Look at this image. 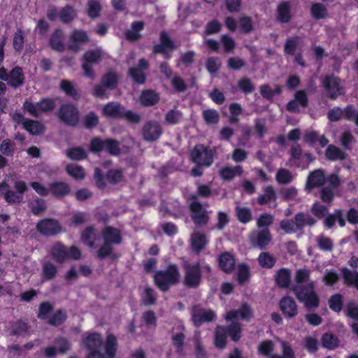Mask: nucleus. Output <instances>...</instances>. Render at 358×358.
Instances as JSON below:
<instances>
[{
    "instance_id": "nucleus-50",
    "label": "nucleus",
    "mask_w": 358,
    "mask_h": 358,
    "mask_svg": "<svg viewBox=\"0 0 358 358\" xmlns=\"http://www.w3.org/2000/svg\"><path fill=\"white\" fill-rule=\"evenodd\" d=\"M336 220H338L341 227H343L345 225V222L342 217L341 210H336L334 215L328 216L324 220L325 225L330 228L334 224Z\"/></svg>"
},
{
    "instance_id": "nucleus-52",
    "label": "nucleus",
    "mask_w": 358,
    "mask_h": 358,
    "mask_svg": "<svg viewBox=\"0 0 358 358\" xmlns=\"http://www.w3.org/2000/svg\"><path fill=\"white\" fill-rule=\"evenodd\" d=\"M67 156L73 160H81L87 157L85 150L82 148H73L66 151Z\"/></svg>"
},
{
    "instance_id": "nucleus-3",
    "label": "nucleus",
    "mask_w": 358,
    "mask_h": 358,
    "mask_svg": "<svg viewBox=\"0 0 358 358\" xmlns=\"http://www.w3.org/2000/svg\"><path fill=\"white\" fill-rule=\"evenodd\" d=\"M180 275L176 265H170L165 271L157 272L155 275V281L157 286L162 291H166L169 287L180 279Z\"/></svg>"
},
{
    "instance_id": "nucleus-42",
    "label": "nucleus",
    "mask_w": 358,
    "mask_h": 358,
    "mask_svg": "<svg viewBox=\"0 0 358 358\" xmlns=\"http://www.w3.org/2000/svg\"><path fill=\"white\" fill-rule=\"evenodd\" d=\"M322 345L329 350H334L339 345L338 338L331 334H324L322 338Z\"/></svg>"
},
{
    "instance_id": "nucleus-38",
    "label": "nucleus",
    "mask_w": 358,
    "mask_h": 358,
    "mask_svg": "<svg viewBox=\"0 0 358 358\" xmlns=\"http://www.w3.org/2000/svg\"><path fill=\"white\" fill-rule=\"evenodd\" d=\"M67 173L76 180H83L85 177L84 169L77 164H69L66 167Z\"/></svg>"
},
{
    "instance_id": "nucleus-62",
    "label": "nucleus",
    "mask_w": 358,
    "mask_h": 358,
    "mask_svg": "<svg viewBox=\"0 0 358 358\" xmlns=\"http://www.w3.org/2000/svg\"><path fill=\"white\" fill-rule=\"evenodd\" d=\"M343 306L342 297L341 295L336 294L331 297L329 300V307L331 310L339 312Z\"/></svg>"
},
{
    "instance_id": "nucleus-5",
    "label": "nucleus",
    "mask_w": 358,
    "mask_h": 358,
    "mask_svg": "<svg viewBox=\"0 0 358 358\" xmlns=\"http://www.w3.org/2000/svg\"><path fill=\"white\" fill-rule=\"evenodd\" d=\"M241 328L238 322H233L227 331L223 327H217L215 331V344L217 348H223L226 345L227 334H229L234 341L241 338Z\"/></svg>"
},
{
    "instance_id": "nucleus-57",
    "label": "nucleus",
    "mask_w": 358,
    "mask_h": 358,
    "mask_svg": "<svg viewBox=\"0 0 358 358\" xmlns=\"http://www.w3.org/2000/svg\"><path fill=\"white\" fill-rule=\"evenodd\" d=\"M75 16L76 13L74 10L70 6L64 8L60 12V19L64 23L71 22Z\"/></svg>"
},
{
    "instance_id": "nucleus-4",
    "label": "nucleus",
    "mask_w": 358,
    "mask_h": 358,
    "mask_svg": "<svg viewBox=\"0 0 358 358\" xmlns=\"http://www.w3.org/2000/svg\"><path fill=\"white\" fill-rule=\"evenodd\" d=\"M103 243L98 250V257L103 258L112 252V246L121 243L122 238L119 230L112 227H106L103 231Z\"/></svg>"
},
{
    "instance_id": "nucleus-14",
    "label": "nucleus",
    "mask_w": 358,
    "mask_h": 358,
    "mask_svg": "<svg viewBox=\"0 0 358 358\" xmlns=\"http://www.w3.org/2000/svg\"><path fill=\"white\" fill-rule=\"evenodd\" d=\"M184 282L189 287L197 286L201 280L200 268L199 264H185Z\"/></svg>"
},
{
    "instance_id": "nucleus-48",
    "label": "nucleus",
    "mask_w": 358,
    "mask_h": 358,
    "mask_svg": "<svg viewBox=\"0 0 358 358\" xmlns=\"http://www.w3.org/2000/svg\"><path fill=\"white\" fill-rule=\"evenodd\" d=\"M278 17L282 22H287L290 20L289 6L287 2L282 3L278 6Z\"/></svg>"
},
{
    "instance_id": "nucleus-20",
    "label": "nucleus",
    "mask_w": 358,
    "mask_h": 358,
    "mask_svg": "<svg viewBox=\"0 0 358 358\" xmlns=\"http://www.w3.org/2000/svg\"><path fill=\"white\" fill-rule=\"evenodd\" d=\"M88 41L89 38L85 31L82 30H74L69 36V47L71 50L77 52L80 49V46L87 43Z\"/></svg>"
},
{
    "instance_id": "nucleus-59",
    "label": "nucleus",
    "mask_w": 358,
    "mask_h": 358,
    "mask_svg": "<svg viewBox=\"0 0 358 358\" xmlns=\"http://www.w3.org/2000/svg\"><path fill=\"white\" fill-rule=\"evenodd\" d=\"M171 83L173 87L178 92H184L187 89V85L184 80L178 76H174L171 78Z\"/></svg>"
},
{
    "instance_id": "nucleus-9",
    "label": "nucleus",
    "mask_w": 358,
    "mask_h": 358,
    "mask_svg": "<svg viewBox=\"0 0 358 358\" xmlns=\"http://www.w3.org/2000/svg\"><path fill=\"white\" fill-rule=\"evenodd\" d=\"M282 348V357L273 354L275 345L271 341H264L259 343L258 346V352L261 355L268 358H294V353L290 348L285 342L280 341Z\"/></svg>"
},
{
    "instance_id": "nucleus-60",
    "label": "nucleus",
    "mask_w": 358,
    "mask_h": 358,
    "mask_svg": "<svg viewBox=\"0 0 358 358\" xmlns=\"http://www.w3.org/2000/svg\"><path fill=\"white\" fill-rule=\"evenodd\" d=\"M249 268L245 264H241L238 268V280L239 283L243 284L249 278Z\"/></svg>"
},
{
    "instance_id": "nucleus-25",
    "label": "nucleus",
    "mask_w": 358,
    "mask_h": 358,
    "mask_svg": "<svg viewBox=\"0 0 358 358\" xmlns=\"http://www.w3.org/2000/svg\"><path fill=\"white\" fill-rule=\"evenodd\" d=\"M0 194L3 195L4 199L10 203H19L23 199L22 195L9 190V185L5 181L0 183Z\"/></svg>"
},
{
    "instance_id": "nucleus-54",
    "label": "nucleus",
    "mask_w": 358,
    "mask_h": 358,
    "mask_svg": "<svg viewBox=\"0 0 358 358\" xmlns=\"http://www.w3.org/2000/svg\"><path fill=\"white\" fill-rule=\"evenodd\" d=\"M262 95L266 99H271L274 95L281 92V88L279 86H275L272 89L268 85H262L260 88Z\"/></svg>"
},
{
    "instance_id": "nucleus-6",
    "label": "nucleus",
    "mask_w": 358,
    "mask_h": 358,
    "mask_svg": "<svg viewBox=\"0 0 358 358\" xmlns=\"http://www.w3.org/2000/svg\"><path fill=\"white\" fill-rule=\"evenodd\" d=\"M102 114L106 117H124L132 123L138 122L140 116L131 111H125L124 108L119 103L110 102L105 105L102 109Z\"/></svg>"
},
{
    "instance_id": "nucleus-26",
    "label": "nucleus",
    "mask_w": 358,
    "mask_h": 358,
    "mask_svg": "<svg viewBox=\"0 0 358 358\" xmlns=\"http://www.w3.org/2000/svg\"><path fill=\"white\" fill-rule=\"evenodd\" d=\"M280 310L287 317H293L298 313L295 301L290 297H285L280 302Z\"/></svg>"
},
{
    "instance_id": "nucleus-56",
    "label": "nucleus",
    "mask_w": 358,
    "mask_h": 358,
    "mask_svg": "<svg viewBox=\"0 0 358 358\" xmlns=\"http://www.w3.org/2000/svg\"><path fill=\"white\" fill-rule=\"evenodd\" d=\"M258 261L264 268H271L275 264L274 259L267 252H262L258 257Z\"/></svg>"
},
{
    "instance_id": "nucleus-28",
    "label": "nucleus",
    "mask_w": 358,
    "mask_h": 358,
    "mask_svg": "<svg viewBox=\"0 0 358 358\" xmlns=\"http://www.w3.org/2000/svg\"><path fill=\"white\" fill-rule=\"evenodd\" d=\"M51 255L59 263L69 259L68 250L60 243H55L51 249Z\"/></svg>"
},
{
    "instance_id": "nucleus-2",
    "label": "nucleus",
    "mask_w": 358,
    "mask_h": 358,
    "mask_svg": "<svg viewBox=\"0 0 358 358\" xmlns=\"http://www.w3.org/2000/svg\"><path fill=\"white\" fill-rule=\"evenodd\" d=\"M310 271L306 268H301L296 271L295 280L297 285L294 289V292L298 300L302 302L308 308L318 306L319 299L314 292L315 283L309 282Z\"/></svg>"
},
{
    "instance_id": "nucleus-49",
    "label": "nucleus",
    "mask_w": 358,
    "mask_h": 358,
    "mask_svg": "<svg viewBox=\"0 0 358 358\" xmlns=\"http://www.w3.org/2000/svg\"><path fill=\"white\" fill-rule=\"evenodd\" d=\"M276 282L282 287H287L290 282L289 271L285 268L280 270L276 275Z\"/></svg>"
},
{
    "instance_id": "nucleus-10",
    "label": "nucleus",
    "mask_w": 358,
    "mask_h": 358,
    "mask_svg": "<svg viewBox=\"0 0 358 358\" xmlns=\"http://www.w3.org/2000/svg\"><path fill=\"white\" fill-rule=\"evenodd\" d=\"M55 101L49 99H42L35 104L29 101H26L24 103V110L34 116H37L41 113L50 111L55 108Z\"/></svg>"
},
{
    "instance_id": "nucleus-35",
    "label": "nucleus",
    "mask_w": 358,
    "mask_h": 358,
    "mask_svg": "<svg viewBox=\"0 0 358 358\" xmlns=\"http://www.w3.org/2000/svg\"><path fill=\"white\" fill-rule=\"evenodd\" d=\"M326 157L332 161L343 160L346 157V154L338 147L330 145L325 152Z\"/></svg>"
},
{
    "instance_id": "nucleus-36",
    "label": "nucleus",
    "mask_w": 358,
    "mask_h": 358,
    "mask_svg": "<svg viewBox=\"0 0 358 358\" xmlns=\"http://www.w3.org/2000/svg\"><path fill=\"white\" fill-rule=\"evenodd\" d=\"M23 128L33 135L41 134L44 131V127L37 121L26 120L23 122Z\"/></svg>"
},
{
    "instance_id": "nucleus-40",
    "label": "nucleus",
    "mask_w": 358,
    "mask_h": 358,
    "mask_svg": "<svg viewBox=\"0 0 358 358\" xmlns=\"http://www.w3.org/2000/svg\"><path fill=\"white\" fill-rule=\"evenodd\" d=\"M57 269L55 265L50 262H46L43 265L42 278L44 280L52 279L57 274Z\"/></svg>"
},
{
    "instance_id": "nucleus-18",
    "label": "nucleus",
    "mask_w": 358,
    "mask_h": 358,
    "mask_svg": "<svg viewBox=\"0 0 358 358\" xmlns=\"http://www.w3.org/2000/svg\"><path fill=\"white\" fill-rule=\"evenodd\" d=\"M271 240V236L268 229H264L259 232H253L250 236V241L254 247L263 248L266 246Z\"/></svg>"
},
{
    "instance_id": "nucleus-1",
    "label": "nucleus",
    "mask_w": 358,
    "mask_h": 358,
    "mask_svg": "<svg viewBox=\"0 0 358 358\" xmlns=\"http://www.w3.org/2000/svg\"><path fill=\"white\" fill-rule=\"evenodd\" d=\"M82 345L88 351L87 358H115L117 349V338L111 334L103 342L99 334L86 333Z\"/></svg>"
},
{
    "instance_id": "nucleus-39",
    "label": "nucleus",
    "mask_w": 358,
    "mask_h": 358,
    "mask_svg": "<svg viewBox=\"0 0 358 358\" xmlns=\"http://www.w3.org/2000/svg\"><path fill=\"white\" fill-rule=\"evenodd\" d=\"M83 242L90 248L96 247V234L92 227H88L82 235Z\"/></svg>"
},
{
    "instance_id": "nucleus-30",
    "label": "nucleus",
    "mask_w": 358,
    "mask_h": 358,
    "mask_svg": "<svg viewBox=\"0 0 358 358\" xmlns=\"http://www.w3.org/2000/svg\"><path fill=\"white\" fill-rule=\"evenodd\" d=\"M220 268L226 273L231 272L235 266L234 257L229 252L222 253L219 257Z\"/></svg>"
},
{
    "instance_id": "nucleus-53",
    "label": "nucleus",
    "mask_w": 358,
    "mask_h": 358,
    "mask_svg": "<svg viewBox=\"0 0 358 358\" xmlns=\"http://www.w3.org/2000/svg\"><path fill=\"white\" fill-rule=\"evenodd\" d=\"M61 89L69 96H72L74 99H78L79 94L76 92L73 84L69 80H62L60 83Z\"/></svg>"
},
{
    "instance_id": "nucleus-17",
    "label": "nucleus",
    "mask_w": 358,
    "mask_h": 358,
    "mask_svg": "<svg viewBox=\"0 0 358 358\" xmlns=\"http://www.w3.org/2000/svg\"><path fill=\"white\" fill-rule=\"evenodd\" d=\"M215 318V313L211 310L196 306L192 310V320L196 326H199L204 322L212 321Z\"/></svg>"
},
{
    "instance_id": "nucleus-19",
    "label": "nucleus",
    "mask_w": 358,
    "mask_h": 358,
    "mask_svg": "<svg viewBox=\"0 0 358 358\" xmlns=\"http://www.w3.org/2000/svg\"><path fill=\"white\" fill-rule=\"evenodd\" d=\"M305 224L303 214H297L294 220H282L280 222V228L286 233L291 234L301 229Z\"/></svg>"
},
{
    "instance_id": "nucleus-8",
    "label": "nucleus",
    "mask_w": 358,
    "mask_h": 358,
    "mask_svg": "<svg viewBox=\"0 0 358 358\" xmlns=\"http://www.w3.org/2000/svg\"><path fill=\"white\" fill-rule=\"evenodd\" d=\"M104 56L100 48L87 51L83 57L82 69L86 77L94 79L95 73L92 65L98 63Z\"/></svg>"
},
{
    "instance_id": "nucleus-11",
    "label": "nucleus",
    "mask_w": 358,
    "mask_h": 358,
    "mask_svg": "<svg viewBox=\"0 0 358 358\" xmlns=\"http://www.w3.org/2000/svg\"><path fill=\"white\" fill-rule=\"evenodd\" d=\"M322 84L331 99H334L343 93L341 80L336 77L327 76L322 80Z\"/></svg>"
},
{
    "instance_id": "nucleus-13",
    "label": "nucleus",
    "mask_w": 358,
    "mask_h": 358,
    "mask_svg": "<svg viewBox=\"0 0 358 358\" xmlns=\"http://www.w3.org/2000/svg\"><path fill=\"white\" fill-rule=\"evenodd\" d=\"M0 79L7 81L11 86L16 87L23 84L24 77L20 67L14 68L9 74L4 68H1Z\"/></svg>"
},
{
    "instance_id": "nucleus-23",
    "label": "nucleus",
    "mask_w": 358,
    "mask_h": 358,
    "mask_svg": "<svg viewBox=\"0 0 358 358\" xmlns=\"http://www.w3.org/2000/svg\"><path fill=\"white\" fill-rule=\"evenodd\" d=\"M252 316L253 313L250 308L247 304H243L238 310H233L228 312L225 316V319L227 321L238 319L248 321Z\"/></svg>"
},
{
    "instance_id": "nucleus-33",
    "label": "nucleus",
    "mask_w": 358,
    "mask_h": 358,
    "mask_svg": "<svg viewBox=\"0 0 358 358\" xmlns=\"http://www.w3.org/2000/svg\"><path fill=\"white\" fill-rule=\"evenodd\" d=\"M57 345L58 346V349L57 350L55 347H49L45 349V355L48 357H51L55 356L57 352L64 353L66 352L69 348V343L65 339H60L57 342Z\"/></svg>"
},
{
    "instance_id": "nucleus-45",
    "label": "nucleus",
    "mask_w": 358,
    "mask_h": 358,
    "mask_svg": "<svg viewBox=\"0 0 358 358\" xmlns=\"http://www.w3.org/2000/svg\"><path fill=\"white\" fill-rule=\"evenodd\" d=\"M275 178L280 184H287L293 180L294 175L289 170L281 169L278 171Z\"/></svg>"
},
{
    "instance_id": "nucleus-55",
    "label": "nucleus",
    "mask_w": 358,
    "mask_h": 358,
    "mask_svg": "<svg viewBox=\"0 0 358 358\" xmlns=\"http://www.w3.org/2000/svg\"><path fill=\"white\" fill-rule=\"evenodd\" d=\"M317 243L318 247L322 250L330 251L333 248L332 241L323 235H321L317 238Z\"/></svg>"
},
{
    "instance_id": "nucleus-61",
    "label": "nucleus",
    "mask_w": 358,
    "mask_h": 358,
    "mask_svg": "<svg viewBox=\"0 0 358 358\" xmlns=\"http://www.w3.org/2000/svg\"><path fill=\"white\" fill-rule=\"evenodd\" d=\"M182 113L179 110H172L166 115V121L171 124H175L180 122Z\"/></svg>"
},
{
    "instance_id": "nucleus-24",
    "label": "nucleus",
    "mask_w": 358,
    "mask_h": 358,
    "mask_svg": "<svg viewBox=\"0 0 358 358\" xmlns=\"http://www.w3.org/2000/svg\"><path fill=\"white\" fill-rule=\"evenodd\" d=\"M162 134V129L157 122H150L147 123L143 129V135L147 141H155Z\"/></svg>"
},
{
    "instance_id": "nucleus-46",
    "label": "nucleus",
    "mask_w": 358,
    "mask_h": 358,
    "mask_svg": "<svg viewBox=\"0 0 358 358\" xmlns=\"http://www.w3.org/2000/svg\"><path fill=\"white\" fill-rule=\"evenodd\" d=\"M143 24L142 22H135L132 24L131 29L126 33L127 38L130 41H134L140 36L139 32L143 29Z\"/></svg>"
},
{
    "instance_id": "nucleus-64",
    "label": "nucleus",
    "mask_w": 358,
    "mask_h": 358,
    "mask_svg": "<svg viewBox=\"0 0 358 358\" xmlns=\"http://www.w3.org/2000/svg\"><path fill=\"white\" fill-rule=\"evenodd\" d=\"M345 315L354 320H358V306L350 302L348 303L345 309Z\"/></svg>"
},
{
    "instance_id": "nucleus-51",
    "label": "nucleus",
    "mask_w": 358,
    "mask_h": 358,
    "mask_svg": "<svg viewBox=\"0 0 358 358\" xmlns=\"http://www.w3.org/2000/svg\"><path fill=\"white\" fill-rule=\"evenodd\" d=\"M203 117L208 124H217L219 121L218 113L212 109H207L203 111Z\"/></svg>"
},
{
    "instance_id": "nucleus-31",
    "label": "nucleus",
    "mask_w": 358,
    "mask_h": 358,
    "mask_svg": "<svg viewBox=\"0 0 358 358\" xmlns=\"http://www.w3.org/2000/svg\"><path fill=\"white\" fill-rule=\"evenodd\" d=\"M148 67L147 62L144 59H141L138 68H132L130 69L129 73L133 79L138 83L142 84L145 80V75L143 70Z\"/></svg>"
},
{
    "instance_id": "nucleus-58",
    "label": "nucleus",
    "mask_w": 358,
    "mask_h": 358,
    "mask_svg": "<svg viewBox=\"0 0 358 358\" xmlns=\"http://www.w3.org/2000/svg\"><path fill=\"white\" fill-rule=\"evenodd\" d=\"M101 10V5L96 0H90L88 2L87 14L90 17H96Z\"/></svg>"
},
{
    "instance_id": "nucleus-34",
    "label": "nucleus",
    "mask_w": 358,
    "mask_h": 358,
    "mask_svg": "<svg viewBox=\"0 0 358 358\" xmlns=\"http://www.w3.org/2000/svg\"><path fill=\"white\" fill-rule=\"evenodd\" d=\"M50 45L52 49L62 52L64 50V34L61 30H57L50 38Z\"/></svg>"
},
{
    "instance_id": "nucleus-29",
    "label": "nucleus",
    "mask_w": 358,
    "mask_h": 358,
    "mask_svg": "<svg viewBox=\"0 0 358 358\" xmlns=\"http://www.w3.org/2000/svg\"><path fill=\"white\" fill-rule=\"evenodd\" d=\"M50 193L57 197L67 195L70 192L69 185L64 182H55L49 185Z\"/></svg>"
},
{
    "instance_id": "nucleus-16",
    "label": "nucleus",
    "mask_w": 358,
    "mask_h": 358,
    "mask_svg": "<svg viewBox=\"0 0 358 358\" xmlns=\"http://www.w3.org/2000/svg\"><path fill=\"white\" fill-rule=\"evenodd\" d=\"M38 230L44 235H55L62 231V227L59 223L52 219H45L37 224Z\"/></svg>"
},
{
    "instance_id": "nucleus-12",
    "label": "nucleus",
    "mask_w": 358,
    "mask_h": 358,
    "mask_svg": "<svg viewBox=\"0 0 358 358\" xmlns=\"http://www.w3.org/2000/svg\"><path fill=\"white\" fill-rule=\"evenodd\" d=\"M194 162L199 166H208L213 162V155L210 150L202 145L195 146L191 154Z\"/></svg>"
},
{
    "instance_id": "nucleus-7",
    "label": "nucleus",
    "mask_w": 358,
    "mask_h": 358,
    "mask_svg": "<svg viewBox=\"0 0 358 358\" xmlns=\"http://www.w3.org/2000/svg\"><path fill=\"white\" fill-rule=\"evenodd\" d=\"M117 83V75L115 72L110 71L102 76L101 84L94 87L92 94L96 97L106 98L108 97L107 90L115 88Z\"/></svg>"
},
{
    "instance_id": "nucleus-43",
    "label": "nucleus",
    "mask_w": 358,
    "mask_h": 358,
    "mask_svg": "<svg viewBox=\"0 0 358 358\" xmlns=\"http://www.w3.org/2000/svg\"><path fill=\"white\" fill-rule=\"evenodd\" d=\"M236 215L238 220L242 223H248L252 220V213L250 208L243 206L236 208Z\"/></svg>"
},
{
    "instance_id": "nucleus-44",
    "label": "nucleus",
    "mask_w": 358,
    "mask_h": 358,
    "mask_svg": "<svg viewBox=\"0 0 358 358\" xmlns=\"http://www.w3.org/2000/svg\"><path fill=\"white\" fill-rule=\"evenodd\" d=\"M276 199L275 191L272 187H267L264 190V194L258 196V202L259 204H266Z\"/></svg>"
},
{
    "instance_id": "nucleus-47",
    "label": "nucleus",
    "mask_w": 358,
    "mask_h": 358,
    "mask_svg": "<svg viewBox=\"0 0 358 358\" xmlns=\"http://www.w3.org/2000/svg\"><path fill=\"white\" fill-rule=\"evenodd\" d=\"M345 282L347 285H354L358 289V273L351 271L347 268L343 270Z\"/></svg>"
},
{
    "instance_id": "nucleus-15",
    "label": "nucleus",
    "mask_w": 358,
    "mask_h": 358,
    "mask_svg": "<svg viewBox=\"0 0 358 358\" xmlns=\"http://www.w3.org/2000/svg\"><path fill=\"white\" fill-rule=\"evenodd\" d=\"M59 118L65 123L70 125H75L79 119L78 111L73 105H63L59 111Z\"/></svg>"
},
{
    "instance_id": "nucleus-22",
    "label": "nucleus",
    "mask_w": 358,
    "mask_h": 358,
    "mask_svg": "<svg viewBox=\"0 0 358 358\" xmlns=\"http://www.w3.org/2000/svg\"><path fill=\"white\" fill-rule=\"evenodd\" d=\"M175 48L173 43L166 34L162 32L160 36V44L154 47V52L162 54L165 57H170V52Z\"/></svg>"
},
{
    "instance_id": "nucleus-27",
    "label": "nucleus",
    "mask_w": 358,
    "mask_h": 358,
    "mask_svg": "<svg viewBox=\"0 0 358 358\" xmlns=\"http://www.w3.org/2000/svg\"><path fill=\"white\" fill-rule=\"evenodd\" d=\"M326 181L324 174L320 169L311 172L308 178L306 188L310 189L315 187L322 185Z\"/></svg>"
},
{
    "instance_id": "nucleus-63",
    "label": "nucleus",
    "mask_w": 358,
    "mask_h": 358,
    "mask_svg": "<svg viewBox=\"0 0 358 358\" xmlns=\"http://www.w3.org/2000/svg\"><path fill=\"white\" fill-rule=\"evenodd\" d=\"M239 27L245 33L250 32L252 29V20L249 17L242 16L239 20Z\"/></svg>"
},
{
    "instance_id": "nucleus-41",
    "label": "nucleus",
    "mask_w": 358,
    "mask_h": 358,
    "mask_svg": "<svg viewBox=\"0 0 358 358\" xmlns=\"http://www.w3.org/2000/svg\"><path fill=\"white\" fill-rule=\"evenodd\" d=\"M159 101V96L152 91H145L141 96V102L144 106L155 104Z\"/></svg>"
},
{
    "instance_id": "nucleus-37",
    "label": "nucleus",
    "mask_w": 358,
    "mask_h": 358,
    "mask_svg": "<svg viewBox=\"0 0 358 358\" xmlns=\"http://www.w3.org/2000/svg\"><path fill=\"white\" fill-rule=\"evenodd\" d=\"M242 173V168L239 166L236 167L226 166L220 171V176L224 180H230L235 176H240Z\"/></svg>"
},
{
    "instance_id": "nucleus-21",
    "label": "nucleus",
    "mask_w": 358,
    "mask_h": 358,
    "mask_svg": "<svg viewBox=\"0 0 358 358\" xmlns=\"http://www.w3.org/2000/svg\"><path fill=\"white\" fill-rule=\"evenodd\" d=\"M192 217L197 224H205L208 221V216L206 210L201 206V203L194 201L190 205Z\"/></svg>"
},
{
    "instance_id": "nucleus-32",
    "label": "nucleus",
    "mask_w": 358,
    "mask_h": 358,
    "mask_svg": "<svg viewBox=\"0 0 358 358\" xmlns=\"http://www.w3.org/2000/svg\"><path fill=\"white\" fill-rule=\"evenodd\" d=\"M191 243L192 248L199 252L205 248L208 243V240L205 234L200 232H194L192 235Z\"/></svg>"
}]
</instances>
